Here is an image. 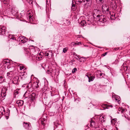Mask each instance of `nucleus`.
Returning a JSON list of instances; mask_svg holds the SVG:
<instances>
[{"label": "nucleus", "mask_w": 130, "mask_h": 130, "mask_svg": "<svg viewBox=\"0 0 130 130\" xmlns=\"http://www.w3.org/2000/svg\"><path fill=\"white\" fill-rule=\"evenodd\" d=\"M33 86H34L36 88H37L39 87V85L38 83L37 82L36 83H34L33 85Z\"/></svg>", "instance_id": "nucleus-21"}, {"label": "nucleus", "mask_w": 130, "mask_h": 130, "mask_svg": "<svg viewBox=\"0 0 130 130\" xmlns=\"http://www.w3.org/2000/svg\"><path fill=\"white\" fill-rule=\"evenodd\" d=\"M86 22L85 20L82 21L80 23V25L81 26H86Z\"/></svg>", "instance_id": "nucleus-14"}, {"label": "nucleus", "mask_w": 130, "mask_h": 130, "mask_svg": "<svg viewBox=\"0 0 130 130\" xmlns=\"http://www.w3.org/2000/svg\"><path fill=\"white\" fill-rule=\"evenodd\" d=\"M98 18H99V21L102 23H104L106 21L105 17L104 15H100V17Z\"/></svg>", "instance_id": "nucleus-5"}, {"label": "nucleus", "mask_w": 130, "mask_h": 130, "mask_svg": "<svg viewBox=\"0 0 130 130\" xmlns=\"http://www.w3.org/2000/svg\"><path fill=\"white\" fill-rule=\"evenodd\" d=\"M96 123L94 121H93L91 120L90 121V125L92 127H94L96 126Z\"/></svg>", "instance_id": "nucleus-18"}, {"label": "nucleus", "mask_w": 130, "mask_h": 130, "mask_svg": "<svg viewBox=\"0 0 130 130\" xmlns=\"http://www.w3.org/2000/svg\"><path fill=\"white\" fill-rule=\"evenodd\" d=\"M67 49L66 48H65L63 49V51L64 53H66L67 51Z\"/></svg>", "instance_id": "nucleus-30"}, {"label": "nucleus", "mask_w": 130, "mask_h": 130, "mask_svg": "<svg viewBox=\"0 0 130 130\" xmlns=\"http://www.w3.org/2000/svg\"><path fill=\"white\" fill-rule=\"evenodd\" d=\"M19 77L18 76L15 77L13 79V83L15 84H18L19 82Z\"/></svg>", "instance_id": "nucleus-4"}, {"label": "nucleus", "mask_w": 130, "mask_h": 130, "mask_svg": "<svg viewBox=\"0 0 130 130\" xmlns=\"http://www.w3.org/2000/svg\"><path fill=\"white\" fill-rule=\"evenodd\" d=\"M99 120L100 121L102 122H104L105 120L104 116L103 115H101L100 117Z\"/></svg>", "instance_id": "nucleus-13"}, {"label": "nucleus", "mask_w": 130, "mask_h": 130, "mask_svg": "<svg viewBox=\"0 0 130 130\" xmlns=\"http://www.w3.org/2000/svg\"><path fill=\"white\" fill-rule=\"evenodd\" d=\"M11 12L13 15H17L18 13V12L16 9L14 8H12Z\"/></svg>", "instance_id": "nucleus-9"}, {"label": "nucleus", "mask_w": 130, "mask_h": 130, "mask_svg": "<svg viewBox=\"0 0 130 130\" xmlns=\"http://www.w3.org/2000/svg\"><path fill=\"white\" fill-rule=\"evenodd\" d=\"M7 0H3V2L4 3H5V2H6L7 1Z\"/></svg>", "instance_id": "nucleus-42"}, {"label": "nucleus", "mask_w": 130, "mask_h": 130, "mask_svg": "<svg viewBox=\"0 0 130 130\" xmlns=\"http://www.w3.org/2000/svg\"><path fill=\"white\" fill-rule=\"evenodd\" d=\"M8 61H7L6 59H5L3 61V63L4 64L6 65L7 63V62H8Z\"/></svg>", "instance_id": "nucleus-29"}, {"label": "nucleus", "mask_w": 130, "mask_h": 130, "mask_svg": "<svg viewBox=\"0 0 130 130\" xmlns=\"http://www.w3.org/2000/svg\"><path fill=\"white\" fill-rule=\"evenodd\" d=\"M6 31V27L4 26L0 25V35H4Z\"/></svg>", "instance_id": "nucleus-2"}, {"label": "nucleus", "mask_w": 130, "mask_h": 130, "mask_svg": "<svg viewBox=\"0 0 130 130\" xmlns=\"http://www.w3.org/2000/svg\"><path fill=\"white\" fill-rule=\"evenodd\" d=\"M86 76H87L88 78H89V75H86Z\"/></svg>", "instance_id": "nucleus-46"}, {"label": "nucleus", "mask_w": 130, "mask_h": 130, "mask_svg": "<svg viewBox=\"0 0 130 130\" xmlns=\"http://www.w3.org/2000/svg\"><path fill=\"white\" fill-rule=\"evenodd\" d=\"M27 55H29V56H30V54L29 53V52L28 53H27Z\"/></svg>", "instance_id": "nucleus-45"}, {"label": "nucleus", "mask_w": 130, "mask_h": 130, "mask_svg": "<svg viewBox=\"0 0 130 130\" xmlns=\"http://www.w3.org/2000/svg\"><path fill=\"white\" fill-rule=\"evenodd\" d=\"M73 44L74 43V44H77L76 43H75V42H73Z\"/></svg>", "instance_id": "nucleus-52"}, {"label": "nucleus", "mask_w": 130, "mask_h": 130, "mask_svg": "<svg viewBox=\"0 0 130 130\" xmlns=\"http://www.w3.org/2000/svg\"><path fill=\"white\" fill-rule=\"evenodd\" d=\"M53 69L52 68H50L49 70H47L46 73L49 74H51L53 72Z\"/></svg>", "instance_id": "nucleus-19"}, {"label": "nucleus", "mask_w": 130, "mask_h": 130, "mask_svg": "<svg viewBox=\"0 0 130 130\" xmlns=\"http://www.w3.org/2000/svg\"><path fill=\"white\" fill-rule=\"evenodd\" d=\"M110 6L114 10H115L117 7V4L114 1H113L111 3Z\"/></svg>", "instance_id": "nucleus-7"}, {"label": "nucleus", "mask_w": 130, "mask_h": 130, "mask_svg": "<svg viewBox=\"0 0 130 130\" xmlns=\"http://www.w3.org/2000/svg\"><path fill=\"white\" fill-rule=\"evenodd\" d=\"M106 105V107L107 108H108V107H112V105Z\"/></svg>", "instance_id": "nucleus-35"}, {"label": "nucleus", "mask_w": 130, "mask_h": 130, "mask_svg": "<svg viewBox=\"0 0 130 130\" xmlns=\"http://www.w3.org/2000/svg\"><path fill=\"white\" fill-rule=\"evenodd\" d=\"M82 58H84V57H82Z\"/></svg>", "instance_id": "nucleus-58"}, {"label": "nucleus", "mask_w": 130, "mask_h": 130, "mask_svg": "<svg viewBox=\"0 0 130 130\" xmlns=\"http://www.w3.org/2000/svg\"><path fill=\"white\" fill-rule=\"evenodd\" d=\"M115 14H114L113 15L112 14L111 15L110 17L111 20H114L116 18L115 17Z\"/></svg>", "instance_id": "nucleus-25"}, {"label": "nucleus", "mask_w": 130, "mask_h": 130, "mask_svg": "<svg viewBox=\"0 0 130 130\" xmlns=\"http://www.w3.org/2000/svg\"><path fill=\"white\" fill-rule=\"evenodd\" d=\"M41 66H42V68H44L42 66V65Z\"/></svg>", "instance_id": "nucleus-55"}, {"label": "nucleus", "mask_w": 130, "mask_h": 130, "mask_svg": "<svg viewBox=\"0 0 130 130\" xmlns=\"http://www.w3.org/2000/svg\"><path fill=\"white\" fill-rule=\"evenodd\" d=\"M96 3L99 4H102L104 2V0H95Z\"/></svg>", "instance_id": "nucleus-16"}, {"label": "nucleus", "mask_w": 130, "mask_h": 130, "mask_svg": "<svg viewBox=\"0 0 130 130\" xmlns=\"http://www.w3.org/2000/svg\"><path fill=\"white\" fill-rule=\"evenodd\" d=\"M28 93L27 92H26L24 95V97L25 98H27L29 96V95H28Z\"/></svg>", "instance_id": "nucleus-24"}, {"label": "nucleus", "mask_w": 130, "mask_h": 130, "mask_svg": "<svg viewBox=\"0 0 130 130\" xmlns=\"http://www.w3.org/2000/svg\"><path fill=\"white\" fill-rule=\"evenodd\" d=\"M17 103L20 106H22L23 104V101H17Z\"/></svg>", "instance_id": "nucleus-20"}, {"label": "nucleus", "mask_w": 130, "mask_h": 130, "mask_svg": "<svg viewBox=\"0 0 130 130\" xmlns=\"http://www.w3.org/2000/svg\"><path fill=\"white\" fill-rule=\"evenodd\" d=\"M118 111L121 113H123L125 111V109L123 108L120 107L118 108Z\"/></svg>", "instance_id": "nucleus-17"}, {"label": "nucleus", "mask_w": 130, "mask_h": 130, "mask_svg": "<svg viewBox=\"0 0 130 130\" xmlns=\"http://www.w3.org/2000/svg\"><path fill=\"white\" fill-rule=\"evenodd\" d=\"M77 71V69L76 68H75L74 69H73L72 70V73H74L76 72V71Z\"/></svg>", "instance_id": "nucleus-27"}, {"label": "nucleus", "mask_w": 130, "mask_h": 130, "mask_svg": "<svg viewBox=\"0 0 130 130\" xmlns=\"http://www.w3.org/2000/svg\"><path fill=\"white\" fill-rule=\"evenodd\" d=\"M116 120H117L116 119H113V120H115V121H116Z\"/></svg>", "instance_id": "nucleus-49"}, {"label": "nucleus", "mask_w": 130, "mask_h": 130, "mask_svg": "<svg viewBox=\"0 0 130 130\" xmlns=\"http://www.w3.org/2000/svg\"><path fill=\"white\" fill-rule=\"evenodd\" d=\"M9 72L10 74H11V75H12V76L13 75V71H10Z\"/></svg>", "instance_id": "nucleus-37"}, {"label": "nucleus", "mask_w": 130, "mask_h": 130, "mask_svg": "<svg viewBox=\"0 0 130 130\" xmlns=\"http://www.w3.org/2000/svg\"><path fill=\"white\" fill-rule=\"evenodd\" d=\"M50 1V0H46V4H48V1Z\"/></svg>", "instance_id": "nucleus-41"}, {"label": "nucleus", "mask_w": 130, "mask_h": 130, "mask_svg": "<svg viewBox=\"0 0 130 130\" xmlns=\"http://www.w3.org/2000/svg\"><path fill=\"white\" fill-rule=\"evenodd\" d=\"M36 96V93H32L30 95H29V98H28V99H30L29 100V101L30 100V101H32L34 102L35 100V98Z\"/></svg>", "instance_id": "nucleus-3"}, {"label": "nucleus", "mask_w": 130, "mask_h": 130, "mask_svg": "<svg viewBox=\"0 0 130 130\" xmlns=\"http://www.w3.org/2000/svg\"><path fill=\"white\" fill-rule=\"evenodd\" d=\"M32 86V84L31 83H30V82L28 85L26 86V87L29 89L31 88Z\"/></svg>", "instance_id": "nucleus-22"}, {"label": "nucleus", "mask_w": 130, "mask_h": 130, "mask_svg": "<svg viewBox=\"0 0 130 130\" xmlns=\"http://www.w3.org/2000/svg\"><path fill=\"white\" fill-rule=\"evenodd\" d=\"M43 121H45V118H43Z\"/></svg>", "instance_id": "nucleus-48"}, {"label": "nucleus", "mask_w": 130, "mask_h": 130, "mask_svg": "<svg viewBox=\"0 0 130 130\" xmlns=\"http://www.w3.org/2000/svg\"><path fill=\"white\" fill-rule=\"evenodd\" d=\"M4 80V78L3 76H0V83H2Z\"/></svg>", "instance_id": "nucleus-23"}, {"label": "nucleus", "mask_w": 130, "mask_h": 130, "mask_svg": "<svg viewBox=\"0 0 130 130\" xmlns=\"http://www.w3.org/2000/svg\"><path fill=\"white\" fill-rule=\"evenodd\" d=\"M19 38L20 39V40L19 41H21L22 43H24L27 41L26 38L24 36L20 37Z\"/></svg>", "instance_id": "nucleus-8"}, {"label": "nucleus", "mask_w": 130, "mask_h": 130, "mask_svg": "<svg viewBox=\"0 0 130 130\" xmlns=\"http://www.w3.org/2000/svg\"><path fill=\"white\" fill-rule=\"evenodd\" d=\"M118 102H119L118 100L116 99H115Z\"/></svg>", "instance_id": "nucleus-53"}, {"label": "nucleus", "mask_w": 130, "mask_h": 130, "mask_svg": "<svg viewBox=\"0 0 130 130\" xmlns=\"http://www.w3.org/2000/svg\"><path fill=\"white\" fill-rule=\"evenodd\" d=\"M107 54V52H105V53H103L102 55L103 56H105Z\"/></svg>", "instance_id": "nucleus-39"}, {"label": "nucleus", "mask_w": 130, "mask_h": 130, "mask_svg": "<svg viewBox=\"0 0 130 130\" xmlns=\"http://www.w3.org/2000/svg\"><path fill=\"white\" fill-rule=\"evenodd\" d=\"M51 95L52 96H54V95H56V94H53V92H51Z\"/></svg>", "instance_id": "nucleus-40"}, {"label": "nucleus", "mask_w": 130, "mask_h": 130, "mask_svg": "<svg viewBox=\"0 0 130 130\" xmlns=\"http://www.w3.org/2000/svg\"><path fill=\"white\" fill-rule=\"evenodd\" d=\"M96 47H98V48H102V47H100V46H96Z\"/></svg>", "instance_id": "nucleus-43"}, {"label": "nucleus", "mask_w": 130, "mask_h": 130, "mask_svg": "<svg viewBox=\"0 0 130 130\" xmlns=\"http://www.w3.org/2000/svg\"><path fill=\"white\" fill-rule=\"evenodd\" d=\"M95 78V77L94 75H93L92 76H90L88 78V82H90L93 81L94 79Z\"/></svg>", "instance_id": "nucleus-12"}, {"label": "nucleus", "mask_w": 130, "mask_h": 130, "mask_svg": "<svg viewBox=\"0 0 130 130\" xmlns=\"http://www.w3.org/2000/svg\"><path fill=\"white\" fill-rule=\"evenodd\" d=\"M77 1H78L80 3H81L82 2H85L84 0H76Z\"/></svg>", "instance_id": "nucleus-31"}, {"label": "nucleus", "mask_w": 130, "mask_h": 130, "mask_svg": "<svg viewBox=\"0 0 130 130\" xmlns=\"http://www.w3.org/2000/svg\"><path fill=\"white\" fill-rule=\"evenodd\" d=\"M129 114H130V111H129Z\"/></svg>", "instance_id": "nucleus-57"}, {"label": "nucleus", "mask_w": 130, "mask_h": 130, "mask_svg": "<svg viewBox=\"0 0 130 130\" xmlns=\"http://www.w3.org/2000/svg\"><path fill=\"white\" fill-rule=\"evenodd\" d=\"M41 123L42 125H43L44 126L45 125L44 121H43L42 120H41Z\"/></svg>", "instance_id": "nucleus-32"}, {"label": "nucleus", "mask_w": 130, "mask_h": 130, "mask_svg": "<svg viewBox=\"0 0 130 130\" xmlns=\"http://www.w3.org/2000/svg\"><path fill=\"white\" fill-rule=\"evenodd\" d=\"M93 18L97 19L96 18L100 17V14L101 13V11L98 9H94L93 11Z\"/></svg>", "instance_id": "nucleus-1"}, {"label": "nucleus", "mask_w": 130, "mask_h": 130, "mask_svg": "<svg viewBox=\"0 0 130 130\" xmlns=\"http://www.w3.org/2000/svg\"><path fill=\"white\" fill-rule=\"evenodd\" d=\"M103 7H102V9H103Z\"/></svg>", "instance_id": "nucleus-59"}, {"label": "nucleus", "mask_w": 130, "mask_h": 130, "mask_svg": "<svg viewBox=\"0 0 130 130\" xmlns=\"http://www.w3.org/2000/svg\"><path fill=\"white\" fill-rule=\"evenodd\" d=\"M85 1H86L89 4L90 3L91 0H84L85 2Z\"/></svg>", "instance_id": "nucleus-36"}, {"label": "nucleus", "mask_w": 130, "mask_h": 130, "mask_svg": "<svg viewBox=\"0 0 130 130\" xmlns=\"http://www.w3.org/2000/svg\"><path fill=\"white\" fill-rule=\"evenodd\" d=\"M20 70H22L24 68V67L23 66L21 65H20Z\"/></svg>", "instance_id": "nucleus-33"}, {"label": "nucleus", "mask_w": 130, "mask_h": 130, "mask_svg": "<svg viewBox=\"0 0 130 130\" xmlns=\"http://www.w3.org/2000/svg\"><path fill=\"white\" fill-rule=\"evenodd\" d=\"M106 11H109V10L108 9H107V8H106Z\"/></svg>", "instance_id": "nucleus-47"}, {"label": "nucleus", "mask_w": 130, "mask_h": 130, "mask_svg": "<svg viewBox=\"0 0 130 130\" xmlns=\"http://www.w3.org/2000/svg\"><path fill=\"white\" fill-rule=\"evenodd\" d=\"M91 74H90L89 75V76H92L91 75Z\"/></svg>", "instance_id": "nucleus-51"}, {"label": "nucleus", "mask_w": 130, "mask_h": 130, "mask_svg": "<svg viewBox=\"0 0 130 130\" xmlns=\"http://www.w3.org/2000/svg\"><path fill=\"white\" fill-rule=\"evenodd\" d=\"M87 21L88 22L90 21V22H92L93 21V20L92 19H88Z\"/></svg>", "instance_id": "nucleus-34"}, {"label": "nucleus", "mask_w": 130, "mask_h": 130, "mask_svg": "<svg viewBox=\"0 0 130 130\" xmlns=\"http://www.w3.org/2000/svg\"><path fill=\"white\" fill-rule=\"evenodd\" d=\"M23 127L26 129H29V127L31 126V124L29 122H24L23 123Z\"/></svg>", "instance_id": "nucleus-6"}, {"label": "nucleus", "mask_w": 130, "mask_h": 130, "mask_svg": "<svg viewBox=\"0 0 130 130\" xmlns=\"http://www.w3.org/2000/svg\"><path fill=\"white\" fill-rule=\"evenodd\" d=\"M7 90V89L6 88H3L2 89L1 91V94L3 95L4 96L6 95V91Z\"/></svg>", "instance_id": "nucleus-10"}, {"label": "nucleus", "mask_w": 130, "mask_h": 130, "mask_svg": "<svg viewBox=\"0 0 130 130\" xmlns=\"http://www.w3.org/2000/svg\"><path fill=\"white\" fill-rule=\"evenodd\" d=\"M127 69H128V67H127V69H126V70H127Z\"/></svg>", "instance_id": "nucleus-56"}, {"label": "nucleus", "mask_w": 130, "mask_h": 130, "mask_svg": "<svg viewBox=\"0 0 130 130\" xmlns=\"http://www.w3.org/2000/svg\"><path fill=\"white\" fill-rule=\"evenodd\" d=\"M103 74H104L102 73H100V76H102Z\"/></svg>", "instance_id": "nucleus-44"}, {"label": "nucleus", "mask_w": 130, "mask_h": 130, "mask_svg": "<svg viewBox=\"0 0 130 130\" xmlns=\"http://www.w3.org/2000/svg\"><path fill=\"white\" fill-rule=\"evenodd\" d=\"M44 55L45 56H48L49 55L51 56L52 55V52L51 51H47L44 53Z\"/></svg>", "instance_id": "nucleus-11"}, {"label": "nucleus", "mask_w": 130, "mask_h": 130, "mask_svg": "<svg viewBox=\"0 0 130 130\" xmlns=\"http://www.w3.org/2000/svg\"><path fill=\"white\" fill-rule=\"evenodd\" d=\"M7 76H8V77H11L12 76L9 72H8L7 73Z\"/></svg>", "instance_id": "nucleus-28"}, {"label": "nucleus", "mask_w": 130, "mask_h": 130, "mask_svg": "<svg viewBox=\"0 0 130 130\" xmlns=\"http://www.w3.org/2000/svg\"><path fill=\"white\" fill-rule=\"evenodd\" d=\"M75 6L74 5V4H72V7H74Z\"/></svg>", "instance_id": "nucleus-50"}, {"label": "nucleus", "mask_w": 130, "mask_h": 130, "mask_svg": "<svg viewBox=\"0 0 130 130\" xmlns=\"http://www.w3.org/2000/svg\"><path fill=\"white\" fill-rule=\"evenodd\" d=\"M7 63L6 65H7V66H8L10 65V63L9 62V61H8V62H7Z\"/></svg>", "instance_id": "nucleus-38"}, {"label": "nucleus", "mask_w": 130, "mask_h": 130, "mask_svg": "<svg viewBox=\"0 0 130 130\" xmlns=\"http://www.w3.org/2000/svg\"><path fill=\"white\" fill-rule=\"evenodd\" d=\"M26 1L30 4L32 5V0H26Z\"/></svg>", "instance_id": "nucleus-26"}, {"label": "nucleus", "mask_w": 130, "mask_h": 130, "mask_svg": "<svg viewBox=\"0 0 130 130\" xmlns=\"http://www.w3.org/2000/svg\"><path fill=\"white\" fill-rule=\"evenodd\" d=\"M39 58H39V57H38V59H39Z\"/></svg>", "instance_id": "nucleus-54"}, {"label": "nucleus", "mask_w": 130, "mask_h": 130, "mask_svg": "<svg viewBox=\"0 0 130 130\" xmlns=\"http://www.w3.org/2000/svg\"><path fill=\"white\" fill-rule=\"evenodd\" d=\"M5 110L3 107L0 108V115H3L4 114Z\"/></svg>", "instance_id": "nucleus-15"}]
</instances>
